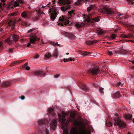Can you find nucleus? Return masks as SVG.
<instances>
[{
	"mask_svg": "<svg viewBox=\"0 0 134 134\" xmlns=\"http://www.w3.org/2000/svg\"><path fill=\"white\" fill-rule=\"evenodd\" d=\"M38 127L35 134H49L48 130L45 127L46 125L49 123L47 119L40 120L38 121Z\"/></svg>",
	"mask_w": 134,
	"mask_h": 134,
	"instance_id": "1",
	"label": "nucleus"
},
{
	"mask_svg": "<svg viewBox=\"0 0 134 134\" xmlns=\"http://www.w3.org/2000/svg\"><path fill=\"white\" fill-rule=\"evenodd\" d=\"M58 2L60 4L63 5V6L61 7V9L63 11H65L71 8V5H70L71 2V0H58Z\"/></svg>",
	"mask_w": 134,
	"mask_h": 134,
	"instance_id": "2",
	"label": "nucleus"
},
{
	"mask_svg": "<svg viewBox=\"0 0 134 134\" xmlns=\"http://www.w3.org/2000/svg\"><path fill=\"white\" fill-rule=\"evenodd\" d=\"M52 3L51 2H49L47 5H50L51 6V7L49 9L48 13H49V15L50 16L51 19H53V20H54L57 17V15L56 13V8L55 7V5H52L51 4Z\"/></svg>",
	"mask_w": 134,
	"mask_h": 134,
	"instance_id": "3",
	"label": "nucleus"
},
{
	"mask_svg": "<svg viewBox=\"0 0 134 134\" xmlns=\"http://www.w3.org/2000/svg\"><path fill=\"white\" fill-rule=\"evenodd\" d=\"M116 117L114 118L115 122H114L115 126H119L120 127H125L126 125V124L122 121L119 118V115L118 114H115Z\"/></svg>",
	"mask_w": 134,
	"mask_h": 134,
	"instance_id": "4",
	"label": "nucleus"
},
{
	"mask_svg": "<svg viewBox=\"0 0 134 134\" xmlns=\"http://www.w3.org/2000/svg\"><path fill=\"white\" fill-rule=\"evenodd\" d=\"M98 10L100 13L105 14H111L113 13L110 8L105 6L102 8L98 9Z\"/></svg>",
	"mask_w": 134,
	"mask_h": 134,
	"instance_id": "5",
	"label": "nucleus"
},
{
	"mask_svg": "<svg viewBox=\"0 0 134 134\" xmlns=\"http://www.w3.org/2000/svg\"><path fill=\"white\" fill-rule=\"evenodd\" d=\"M24 1L23 0H16L14 3L11 2L9 4L8 7V8H14L15 7L19 5V3L23 4L24 3Z\"/></svg>",
	"mask_w": 134,
	"mask_h": 134,
	"instance_id": "6",
	"label": "nucleus"
},
{
	"mask_svg": "<svg viewBox=\"0 0 134 134\" xmlns=\"http://www.w3.org/2000/svg\"><path fill=\"white\" fill-rule=\"evenodd\" d=\"M19 37L18 36L15 34H13L10 36V37L7 39L5 41L6 42L9 44L11 43L13 41H18Z\"/></svg>",
	"mask_w": 134,
	"mask_h": 134,
	"instance_id": "7",
	"label": "nucleus"
},
{
	"mask_svg": "<svg viewBox=\"0 0 134 134\" xmlns=\"http://www.w3.org/2000/svg\"><path fill=\"white\" fill-rule=\"evenodd\" d=\"M88 74H90L94 75H96L98 74H100L101 72L99 70L98 67H96L91 68L88 70L87 72Z\"/></svg>",
	"mask_w": 134,
	"mask_h": 134,
	"instance_id": "8",
	"label": "nucleus"
},
{
	"mask_svg": "<svg viewBox=\"0 0 134 134\" xmlns=\"http://www.w3.org/2000/svg\"><path fill=\"white\" fill-rule=\"evenodd\" d=\"M58 115L59 117V120L60 122H61L62 125L66 126V125L65 121L66 119L65 115L62 116L59 113H58Z\"/></svg>",
	"mask_w": 134,
	"mask_h": 134,
	"instance_id": "9",
	"label": "nucleus"
},
{
	"mask_svg": "<svg viewBox=\"0 0 134 134\" xmlns=\"http://www.w3.org/2000/svg\"><path fill=\"white\" fill-rule=\"evenodd\" d=\"M40 40V38H37V37L35 36H33L31 37L30 39V42L27 45V47H29L31 45V43L34 44L36 41Z\"/></svg>",
	"mask_w": 134,
	"mask_h": 134,
	"instance_id": "10",
	"label": "nucleus"
},
{
	"mask_svg": "<svg viewBox=\"0 0 134 134\" xmlns=\"http://www.w3.org/2000/svg\"><path fill=\"white\" fill-rule=\"evenodd\" d=\"M31 13L30 11H25L22 13L21 15L23 18H29L31 16Z\"/></svg>",
	"mask_w": 134,
	"mask_h": 134,
	"instance_id": "11",
	"label": "nucleus"
},
{
	"mask_svg": "<svg viewBox=\"0 0 134 134\" xmlns=\"http://www.w3.org/2000/svg\"><path fill=\"white\" fill-rule=\"evenodd\" d=\"M61 33L63 35L66 37H68L73 39L75 38V36L70 33L66 32L64 31H62Z\"/></svg>",
	"mask_w": 134,
	"mask_h": 134,
	"instance_id": "12",
	"label": "nucleus"
},
{
	"mask_svg": "<svg viewBox=\"0 0 134 134\" xmlns=\"http://www.w3.org/2000/svg\"><path fill=\"white\" fill-rule=\"evenodd\" d=\"M57 119H53L51 121H49L51 127L53 129H54L57 125Z\"/></svg>",
	"mask_w": 134,
	"mask_h": 134,
	"instance_id": "13",
	"label": "nucleus"
},
{
	"mask_svg": "<svg viewBox=\"0 0 134 134\" xmlns=\"http://www.w3.org/2000/svg\"><path fill=\"white\" fill-rule=\"evenodd\" d=\"M34 74L35 75L37 76H44L46 73H44L43 71L42 70H39L34 72Z\"/></svg>",
	"mask_w": 134,
	"mask_h": 134,
	"instance_id": "14",
	"label": "nucleus"
},
{
	"mask_svg": "<svg viewBox=\"0 0 134 134\" xmlns=\"http://www.w3.org/2000/svg\"><path fill=\"white\" fill-rule=\"evenodd\" d=\"M48 115L49 116H52L53 117H54L55 116V114L53 108H49L48 110Z\"/></svg>",
	"mask_w": 134,
	"mask_h": 134,
	"instance_id": "15",
	"label": "nucleus"
},
{
	"mask_svg": "<svg viewBox=\"0 0 134 134\" xmlns=\"http://www.w3.org/2000/svg\"><path fill=\"white\" fill-rule=\"evenodd\" d=\"M62 17H60L59 18V21L60 22H64L65 25L66 26L67 25V24L69 25V23H70V22L67 19H65L63 16Z\"/></svg>",
	"mask_w": 134,
	"mask_h": 134,
	"instance_id": "16",
	"label": "nucleus"
},
{
	"mask_svg": "<svg viewBox=\"0 0 134 134\" xmlns=\"http://www.w3.org/2000/svg\"><path fill=\"white\" fill-rule=\"evenodd\" d=\"M9 26L11 27V29L12 30H13L15 27V23L14 21L10 20L8 23Z\"/></svg>",
	"mask_w": 134,
	"mask_h": 134,
	"instance_id": "17",
	"label": "nucleus"
},
{
	"mask_svg": "<svg viewBox=\"0 0 134 134\" xmlns=\"http://www.w3.org/2000/svg\"><path fill=\"white\" fill-rule=\"evenodd\" d=\"M133 36V35L132 34H129L127 35H126L125 34H123L121 35L120 36L122 38H130Z\"/></svg>",
	"mask_w": 134,
	"mask_h": 134,
	"instance_id": "18",
	"label": "nucleus"
},
{
	"mask_svg": "<svg viewBox=\"0 0 134 134\" xmlns=\"http://www.w3.org/2000/svg\"><path fill=\"white\" fill-rule=\"evenodd\" d=\"M123 116L124 118L126 120H131L132 118V116L131 114H124Z\"/></svg>",
	"mask_w": 134,
	"mask_h": 134,
	"instance_id": "19",
	"label": "nucleus"
},
{
	"mask_svg": "<svg viewBox=\"0 0 134 134\" xmlns=\"http://www.w3.org/2000/svg\"><path fill=\"white\" fill-rule=\"evenodd\" d=\"M81 85L80 87L83 91L87 92H88L89 90L88 88L82 84H81Z\"/></svg>",
	"mask_w": 134,
	"mask_h": 134,
	"instance_id": "20",
	"label": "nucleus"
},
{
	"mask_svg": "<svg viewBox=\"0 0 134 134\" xmlns=\"http://www.w3.org/2000/svg\"><path fill=\"white\" fill-rule=\"evenodd\" d=\"M85 25V24L84 23H77L75 25V26L78 28H80L82 27L83 26Z\"/></svg>",
	"mask_w": 134,
	"mask_h": 134,
	"instance_id": "21",
	"label": "nucleus"
},
{
	"mask_svg": "<svg viewBox=\"0 0 134 134\" xmlns=\"http://www.w3.org/2000/svg\"><path fill=\"white\" fill-rule=\"evenodd\" d=\"M97 41V40L88 41L86 42V44H87L90 45L96 43Z\"/></svg>",
	"mask_w": 134,
	"mask_h": 134,
	"instance_id": "22",
	"label": "nucleus"
},
{
	"mask_svg": "<svg viewBox=\"0 0 134 134\" xmlns=\"http://www.w3.org/2000/svg\"><path fill=\"white\" fill-rule=\"evenodd\" d=\"M76 114H71L70 115V119L69 121L70 122H71L73 121L74 118L75 117Z\"/></svg>",
	"mask_w": 134,
	"mask_h": 134,
	"instance_id": "23",
	"label": "nucleus"
},
{
	"mask_svg": "<svg viewBox=\"0 0 134 134\" xmlns=\"http://www.w3.org/2000/svg\"><path fill=\"white\" fill-rule=\"evenodd\" d=\"M79 52L81 55L85 56L87 55L90 53V52H87V51H85L84 52L81 51H79Z\"/></svg>",
	"mask_w": 134,
	"mask_h": 134,
	"instance_id": "24",
	"label": "nucleus"
},
{
	"mask_svg": "<svg viewBox=\"0 0 134 134\" xmlns=\"http://www.w3.org/2000/svg\"><path fill=\"white\" fill-rule=\"evenodd\" d=\"M73 134H85V133L82 131H80L79 132L77 130H74L73 131Z\"/></svg>",
	"mask_w": 134,
	"mask_h": 134,
	"instance_id": "25",
	"label": "nucleus"
},
{
	"mask_svg": "<svg viewBox=\"0 0 134 134\" xmlns=\"http://www.w3.org/2000/svg\"><path fill=\"white\" fill-rule=\"evenodd\" d=\"M114 97L115 98H118L120 97L121 95L119 91L117 92L114 95Z\"/></svg>",
	"mask_w": 134,
	"mask_h": 134,
	"instance_id": "26",
	"label": "nucleus"
},
{
	"mask_svg": "<svg viewBox=\"0 0 134 134\" xmlns=\"http://www.w3.org/2000/svg\"><path fill=\"white\" fill-rule=\"evenodd\" d=\"M119 16L122 19H126L128 17V16L127 15L124 16L123 14H119Z\"/></svg>",
	"mask_w": 134,
	"mask_h": 134,
	"instance_id": "27",
	"label": "nucleus"
},
{
	"mask_svg": "<svg viewBox=\"0 0 134 134\" xmlns=\"http://www.w3.org/2000/svg\"><path fill=\"white\" fill-rule=\"evenodd\" d=\"M10 83L9 82H4L2 85V87H7L9 85Z\"/></svg>",
	"mask_w": 134,
	"mask_h": 134,
	"instance_id": "28",
	"label": "nucleus"
},
{
	"mask_svg": "<svg viewBox=\"0 0 134 134\" xmlns=\"http://www.w3.org/2000/svg\"><path fill=\"white\" fill-rule=\"evenodd\" d=\"M119 53L120 54L125 55L127 54V51L126 50H124L123 51L120 50L119 51Z\"/></svg>",
	"mask_w": 134,
	"mask_h": 134,
	"instance_id": "29",
	"label": "nucleus"
},
{
	"mask_svg": "<svg viewBox=\"0 0 134 134\" xmlns=\"http://www.w3.org/2000/svg\"><path fill=\"white\" fill-rule=\"evenodd\" d=\"M58 55V52L57 49H55L54 50V53H53V56H56L57 57Z\"/></svg>",
	"mask_w": 134,
	"mask_h": 134,
	"instance_id": "30",
	"label": "nucleus"
},
{
	"mask_svg": "<svg viewBox=\"0 0 134 134\" xmlns=\"http://www.w3.org/2000/svg\"><path fill=\"white\" fill-rule=\"evenodd\" d=\"M97 32L99 35H101L102 34H104V31L102 29L98 30L97 31Z\"/></svg>",
	"mask_w": 134,
	"mask_h": 134,
	"instance_id": "31",
	"label": "nucleus"
},
{
	"mask_svg": "<svg viewBox=\"0 0 134 134\" xmlns=\"http://www.w3.org/2000/svg\"><path fill=\"white\" fill-rule=\"evenodd\" d=\"M74 10H72L71 11H69L68 12V14L71 16H73L75 14L74 13Z\"/></svg>",
	"mask_w": 134,
	"mask_h": 134,
	"instance_id": "32",
	"label": "nucleus"
},
{
	"mask_svg": "<svg viewBox=\"0 0 134 134\" xmlns=\"http://www.w3.org/2000/svg\"><path fill=\"white\" fill-rule=\"evenodd\" d=\"M74 124L76 126H77L79 125V121L76 119H74L73 121Z\"/></svg>",
	"mask_w": 134,
	"mask_h": 134,
	"instance_id": "33",
	"label": "nucleus"
},
{
	"mask_svg": "<svg viewBox=\"0 0 134 134\" xmlns=\"http://www.w3.org/2000/svg\"><path fill=\"white\" fill-rule=\"evenodd\" d=\"M36 11L39 14H44V13L42 11L40 10V8H39V9H37L36 10Z\"/></svg>",
	"mask_w": 134,
	"mask_h": 134,
	"instance_id": "34",
	"label": "nucleus"
},
{
	"mask_svg": "<svg viewBox=\"0 0 134 134\" xmlns=\"http://www.w3.org/2000/svg\"><path fill=\"white\" fill-rule=\"evenodd\" d=\"M44 57L46 58H49L52 57V55L51 54L49 53L48 54H45L44 55Z\"/></svg>",
	"mask_w": 134,
	"mask_h": 134,
	"instance_id": "35",
	"label": "nucleus"
},
{
	"mask_svg": "<svg viewBox=\"0 0 134 134\" xmlns=\"http://www.w3.org/2000/svg\"><path fill=\"white\" fill-rule=\"evenodd\" d=\"M10 3H9L8 5H5V4L4 3H2V6L3 7H6L8 9H10V8H11V9H12V8H8V5H9V4Z\"/></svg>",
	"mask_w": 134,
	"mask_h": 134,
	"instance_id": "36",
	"label": "nucleus"
},
{
	"mask_svg": "<svg viewBox=\"0 0 134 134\" xmlns=\"http://www.w3.org/2000/svg\"><path fill=\"white\" fill-rule=\"evenodd\" d=\"M90 7L92 9H95L96 8V7L95 4L90 5Z\"/></svg>",
	"mask_w": 134,
	"mask_h": 134,
	"instance_id": "37",
	"label": "nucleus"
},
{
	"mask_svg": "<svg viewBox=\"0 0 134 134\" xmlns=\"http://www.w3.org/2000/svg\"><path fill=\"white\" fill-rule=\"evenodd\" d=\"M73 59H72L71 58H69V59H65L64 58L63 59V60L64 61V62H68L69 60L70 61H72V60Z\"/></svg>",
	"mask_w": 134,
	"mask_h": 134,
	"instance_id": "38",
	"label": "nucleus"
},
{
	"mask_svg": "<svg viewBox=\"0 0 134 134\" xmlns=\"http://www.w3.org/2000/svg\"><path fill=\"white\" fill-rule=\"evenodd\" d=\"M112 124L110 122H107L106 123V126L108 127L112 126Z\"/></svg>",
	"mask_w": 134,
	"mask_h": 134,
	"instance_id": "39",
	"label": "nucleus"
},
{
	"mask_svg": "<svg viewBox=\"0 0 134 134\" xmlns=\"http://www.w3.org/2000/svg\"><path fill=\"white\" fill-rule=\"evenodd\" d=\"M39 18L38 17H35L32 18V19L33 21H36L39 20Z\"/></svg>",
	"mask_w": 134,
	"mask_h": 134,
	"instance_id": "40",
	"label": "nucleus"
},
{
	"mask_svg": "<svg viewBox=\"0 0 134 134\" xmlns=\"http://www.w3.org/2000/svg\"><path fill=\"white\" fill-rule=\"evenodd\" d=\"M107 53L108 55L110 56L111 55L113 54V53L112 51H107Z\"/></svg>",
	"mask_w": 134,
	"mask_h": 134,
	"instance_id": "41",
	"label": "nucleus"
},
{
	"mask_svg": "<svg viewBox=\"0 0 134 134\" xmlns=\"http://www.w3.org/2000/svg\"><path fill=\"white\" fill-rule=\"evenodd\" d=\"M52 44L53 45L57 46H60V45L58 43V42L55 43L54 42H52Z\"/></svg>",
	"mask_w": 134,
	"mask_h": 134,
	"instance_id": "42",
	"label": "nucleus"
},
{
	"mask_svg": "<svg viewBox=\"0 0 134 134\" xmlns=\"http://www.w3.org/2000/svg\"><path fill=\"white\" fill-rule=\"evenodd\" d=\"M22 60H20V61H15L14 62H14V64H17L19 63H20L21 62Z\"/></svg>",
	"mask_w": 134,
	"mask_h": 134,
	"instance_id": "43",
	"label": "nucleus"
},
{
	"mask_svg": "<svg viewBox=\"0 0 134 134\" xmlns=\"http://www.w3.org/2000/svg\"><path fill=\"white\" fill-rule=\"evenodd\" d=\"M104 90V89L102 87H100L99 89V91L100 92L102 93H104L103 91Z\"/></svg>",
	"mask_w": 134,
	"mask_h": 134,
	"instance_id": "44",
	"label": "nucleus"
},
{
	"mask_svg": "<svg viewBox=\"0 0 134 134\" xmlns=\"http://www.w3.org/2000/svg\"><path fill=\"white\" fill-rule=\"evenodd\" d=\"M117 85L118 86H121L122 87L123 85L121 83V82H119L117 83Z\"/></svg>",
	"mask_w": 134,
	"mask_h": 134,
	"instance_id": "45",
	"label": "nucleus"
},
{
	"mask_svg": "<svg viewBox=\"0 0 134 134\" xmlns=\"http://www.w3.org/2000/svg\"><path fill=\"white\" fill-rule=\"evenodd\" d=\"M116 37V36L115 34H113L111 35V38L113 39H115Z\"/></svg>",
	"mask_w": 134,
	"mask_h": 134,
	"instance_id": "46",
	"label": "nucleus"
},
{
	"mask_svg": "<svg viewBox=\"0 0 134 134\" xmlns=\"http://www.w3.org/2000/svg\"><path fill=\"white\" fill-rule=\"evenodd\" d=\"M94 21L96 22H98L99 21V19L97 18H95L94 19H93Z\"/></svg>",
	"mask_w": 134,
	"mask_h": 134,
	"instance_id": "47",
	"label": "nucleus"
},
{
	"mask_svg": "<svg viewBox=\"0 0 134 134\" xmlns=\"http://www.w3.org/2000/svg\"><path fill=\"white\" fill-rule=\"evenodd\" d=\"M27 62L26 63H25L22 66V68H25V67L27 66H27Z\"/></svg>",
	"mask_w": 134,
	"mask_h": 134,
	"instance_id": "48",
	"label": "nucleus"
},
{
	"mask_svg": "<svg viewBox=\"0 0 134 134\" xmlns=\"http://www.w3.org/2000/svg\"><path fill=\"white\" fill-rule=\"evenodd\" d=\"M60 76V75L58 74H56L54 76V77L55 78H57Z\"/></svg>",
	"mask_w": 134,
	"mask_h": 134,
	"instance_id": "49",
	"label": "nucleus"
},
{
	"mask_svg": "<svg viewBox=\"0 0 134 134\" xmlns=\"http://www.w3.org/2000/svg\"><path fill=\"white\" fill-rule=\"evenodd\" d=\"M35 30V29H32L29 30L27 32V33H29L30 32H32V31Z\"/></svg>",
	"mask_w": 134,
	"mask_h": 134,
	"instance_id": "50",
	"label": "nucleus"
},
{
	"mask_svg": "<svg viewBox=\"0 0 134 134\" xmlns=\"http://www.w3.org/2000/svg\"><path fill=\"white\" fill-rule=\"evenodd\" d=\"M91 9V7H88L87 8V10L88 12L90 11Z\"/></svg>",
	"mask_w": 134,
	"mask_h": 134,
	"instance_id": "51",
	"label": "nucleus"
},
{
	"mask_svg": "<svg viewBox=\"0 0 134 134\" xmlns=\"http://www.w3.org/2000/svg\"><path fill=\"white\" fill-rule=\"evenodd\" d=\"M93 87L95 88H96L97 87V84L95 83H93Z\"/></svg>",
	"mask_w": 134,
	"mask_h": 134,
	"instance_id": "52",
	"label": "nucleus"
},
{
	"mask_svg": "<svg viewBox=\"0 0 134 134\" xmlns=\"http://www.w3.org/2000/svg\"><path fill=\"white\" fill-rule=\"evenodd\" d=\"M19 98H20L21 99L23 100L24 99L25 97L23 96H22L21 97H19Z\"/></svg>",
	"mask_w": 134,
	"mask_h": 134,
	"instance_id": "53",
	"label": "nucleus"
},
{
	"mask_svg": "<svg viewBox=\"0 0 134 134\" xmlns=\"http://www.w3.org/2000/svg\"><path fill=\"white\" fill-rule=\"evenodd\" d=\"M16 15V13H13L11 14V16H14Z\"/></svg>",
	"mask_w": 134,
	"mask_h": 134,
	"instance_id": "54",
	"label": "nucleus"
},
{
	"mask_svg": "<svg viewBox=\"0 0 134 134\" xmlns=\"http://www.w3.org/2000/svg\"><path fill=\"white\" fill-rule=\"evenodd\" d=\"M30 69V67L29 66H27L25 68V69L26 70H29Z\"/></svg>",
	"mask_w": 134,
	"mask_h": 134,
	"instance_id": "55",
	"label": "nucleus"
},
{
	"mask_svg": "<svg viewBox=\"0 0 134 134\" xmlns=\"http://www.w3.org/2000/svg\"><path fill=\"white\" fill-rule=\"evenodd\" d=\"M9 51L10 53H12L13 52V49L12 48H10L9 50Z\"/></svg>",
	"mask_w": 134,
	"mask_h": 134,
	"instance_id": "56",
	"label": "nucleus"
},
{
	"mask_svg": "<svg viewBox=\"0 0 134 134\" xmlns=\"http://www.w3.org/2000/svg\"><path fill=\"white\" fill-rule=\"evenodd\" d=\"M39 55H36L34 57V58L35 59H37L39 58Z\"/></svg>",
	"mask_w": 134,
	"mask_h": 134,
	"instance_id": "57",
	"label": "nucleus"
},
{
	"mask_svg": "<svg viewBox=\"0 0 134 134\" xmlns=\"http://www.w3.org/2000/svg\"><path fill=\"white\" fill-rule=\"evenodd\" d=\"M90 0H83V2L86 3L87 2L90 1Z\"/></svg>",
	"mask_w": 134,
	"mask_h": 134,
	"instance_id": "58",
	"label": "nucleus"
},
{
	"mask_svg": "<svg viewBox=\"0 0 134 134\" xmlns=\"http://www.w3.org/2000/svg\"><path fill=\"white\" fill-rule=\"evenodd\" d=\"M58 25H61V26H64V24L63 23H58Z\"/></svg>",
	"mask_w": 134,
	"mask_h": 134,
	"instance_id": "59",
	"label": "nucleus"
},
{
	"mask_svg": "<svg viewBox=\"0 0 134 134\" xmlns=\"http://www.w3.org/2000/svg\"><path fill=\"white\" fill-rule=\"evenodd\" d=\"M14 62H13L12 63L10 64V65L11 66H12L14 65Z\"/></svg>",
	"mask_w": 134,
	"mask_h": 134,
	"instance_id": "60",
	"label": "nucleus"
},
{
	"mask_svg": "<svg viewBox=\"0 0 134 134\" xmlns=\"http://www.w3.org/2000/svg\"><path fill=\"white\" fill-rule=\"evenodd\" d=\"M86 21L87 22H90V20L89 19H86Z\"/></svg>",
	"mask_w": 134,
	"mask_h": 134,
	"instance_id": "61",
	"label": "nucleus"
},
{
	"mask_svg": "<svg viewBox=\"0 0 134 134\" xmlns=\"http://www.w3.org/2000/svg\"><path fill=\"white\" fill-rule=\"evenodd\" d=\"M2 3H0V7H2Z\"/></svg>",
	"mask_w": 134,
	"mask_h": 134,
	"instance_id": "62",
	"label": "nucleus"
},
{
	"mask_svg": "<svg viewBox=\"0 0 134 134\" xmlns=\"http://www.w3.org/2000/svg\"><path fill=\"white\" fill-rule=\"evenodd\" d=\"M131 93L132 94L134 95V90H133L131 92Z\"/></svg>",
	"mask_w": 134,
	"mask_h": 134,
	"instance_id": "63",
	"label": "nucleus"
},
{
	"mask_svg": "<svg viewBox=\"0 0 134 134\" xmlns=\"http://www.w3.org/2000/svg\"><path fill=\"white\" fill-rule=\"evenodd\" d=\"M5 0H1V2L3 3H4L5 2Z\"/></svg>",
	"mask_w": 134,
	"mask_h": 134,
	"instance_id": "64",
	"label": "nucleus"
}]
</instances>
